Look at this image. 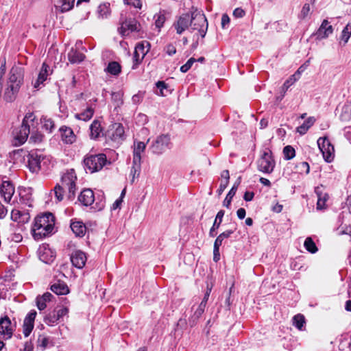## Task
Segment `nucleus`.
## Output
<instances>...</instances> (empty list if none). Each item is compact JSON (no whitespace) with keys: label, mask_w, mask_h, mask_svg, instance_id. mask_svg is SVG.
Wrapping results in <instances>:
<instances>
[{"label":"nucleus","mask_w":351,"mask_h":351,"mask_svg":"<svg viewBox=\"0 0 351 351\" xmlns=\"http://www.w3.org/2000/svg\"><path fill=\"white\" fill-rule=\"evenodd\" d=\"M189 27L194 31H197V36L204 37L208 29V22L206 16L201 12L197 10L191 14H184L178 18L173 23V27L177 34H182Z\"/></svg>","instance_id":"nucleus-1"},{"label":"nucleus","mask_w":351,"mask_h":351,"mask_svg":"<svg viewBox=\"0 0 351 351\" xmlns=\"http://www.w3.org/2000/svg\"><path fill=\"white\" fill-rule=\"evenodd\" d=\"M23 81V73L21 68L12 67L8 75L3 99L6 101H14Z\"/></svg>","instance_id":"nucleus-2"},{"label":"nucleus","mask_w":351,"mask_h":351,"mask_svg":"<svg viewBox=\"0 0 351 351\" xmlns=\"http://www.w3.org/2000/svg\"><path fill=\"white\" fill-rule=\"evenodd\" d=\"M55 224V219L51 213H45L36 217L32 229L35 239H40L49 234Z\"/></svg>","instance_id":"nucleus-3"},{"label":"nucleus","mask_w":351,"mask_h":351,"mask_svg":"<svg viewBox=\"0 0 351 351\" xmlns=\"http://www.w3.org/2000/svg\"><path fill=\"white\" fill-rule=\"evenodd\" d=\"M75 176L73 173H69L62 177V185H58L54 189L55 195L59 201L62 199L63 191L66 189L69 191L70 196H73L75 195Z\"/></svg>","instance_id":"nucleus-4"},{"label":"nucleus","mask_w":351,"mask_h":351,"mask_svg":"<svg viewBox=\"0 0 351 351\" xmlns=\"http://www.w3.org/2000/svg\"><path fill=\"white\" fill-rule=\"evenodd\" d=\"M146 147V143L141 141H135L134 144L133 151V165L132 167V173L133 176H138L141 162V154L145 152Z\"/></svg>","instance_id":"nucleus-5"},{"label":"nucleus","mask_w":351,"mask_h":351,"mask_svg":"<svg viewBox=\"0 0 351 351\" xmlns=\"http://www.w3.org/2000/svg\"><path fill=\"white\" fill-rule=\"evenodd\" d=\"M106 162V158L103 154L87 156L84 161L85 167L90 173L101 169Z\"/></svg>","instance_id":"nucleus-6"},{"label":"nucleus","mask_w":351,"mask_h":351,"mask_svg":"<svg viewBox=\"0 0 351 351\" xmlns=\"http://www.w3.org/2000/svg\"><path fill=\"white\" fill-rule=\"evenodd\" d=\"M319 149L323 158L327 162H331L335 157V148L326 137H320L317 140Z\"/></svg>","instance_id":"nucleus-7"},{"label":"nucleus","mask_w":351,"mask_h":351,"mask_svg":"<svg viewBox=\"0 0 351 351\" xmlns=\"http://www.w3.org/2000/svg\"><path fill=\"white\" fill-rule=\"evenodd\" d=\"M47 164L45 158L37 152H31L28 156V167L32 173H38Z\"/></svg>","instance_id":"nucleus-8"},{"label":"nucleus","mask_w":351,"mask_h":351,"mask_svg":"<svg viewBox=\"0 0 351 351\" xmlns=\"http://www.w3.org/2000/svg\"><path fill=\"white\" fill-rule=\"evenodd\" d=\"M274 167L275 161L272 157L271 152L269 150L265 151L258 161L259 170L265 173H271Z\"/></svg>","instance_id":"nucleus-9"},{"label":"nucleus","mask_w":351,"mask_h":351,"mask_svg":"<svg viewBox=\"0 0 351 351\" xmlns=\"http://www.w3.org/2000/svg\"><path fill=\"white\" fill-rule=\"evenodd\" d=\"M141 29V25L134 19H126L121 23V27L119 28V34L125 36L130 34V32L139 31Z\"/></svg>","instance_id":"nucleus-10"},{"label":"nucleus","mask_w":351,"mask_h":351,"mask_svg":"<svg viewBox=\"0 0 351 351\" xmlns=\"http://www.w3.org/2000/svg\"><path fill=\"white\" fill-rule=\"evenodd\" d=\"M14 330V325L12 324L10 319L5 317L0 320V334L5 339H9L12 337Z\"/></svg>","instance_id":"nucleus-11"},{"label":"nucleus","mask_w":351,"mask_h":351,"mask_svg":"<svg viewBox=\"0 0 351 351\" xmlns=\"http://www.w3.org/2000/svg\"><path fill=\"white\" fill-rule=\"evenodd\" d=\"M30 216L28 212L21 210L19 209H14L11 213V219L13 221L16 222L19 227L27 223L29 220Z\"/></svg>","instance_id":"nucleus-12"},{"label":"nucleus","mask_w":351,"mask_h":351,"mask_svg":"<svg viewBox=\"0 0 351 351\" xmlns=\"http://www.w3.org/2000/svg\"><path fill=\"white\" fill-rule=\"evenodd\" d=\"M123 134V127L120 123H114L112 125L106 132V136L114 141H119L122 139Z\"/></svg>","instance_id":"nucleus-13"},{"label":"nucleus","mask_w":351,"mask_h":351,"mask_svg":"<svg viewBox=\"0 0 351 351\" xmlns=\"http://www.w3.org/2000/svg\"><path fill=\"white\" fill-rule=\"evenodd\" d=\"M170 138L168 135H160L153 143L152 148L154 153L160 154L169 145Z\"/></svg>","instance_id":"nucleus-14"},{"label":"nucleus","mask_w":351,"mask_h":351,"mask_svg":"<svg viewBox=\"0 0 351 351\" xmlns=\"http://www.w3.org/2000/svg\"><path fill=\"white\" fill-rule=\"evenodd\" d=\"M51 73V71L50 70L49 66L47 64L43 63L37 78L34 82H32L34 88L36 89H40V85L43 84L45 80H47V76Z\"/></svg>","instance_id":"nucleus-15"},{"label":"nucleus","mask_w":351,"mask_h":351,"mask_svg":"<svg viewBox=\"0 0 351 351\" xmlns=\"http://www.w3.org/2000/svg\"><path fill=\"white\" fill-rule=\"evenodd\" d=\"M85 253L81 250H75L71 255L72 264L77 268L82 269L85 265L86 261Z\"/></svg>","instance_id":"nucleus-16"},{"label":"nucleus","mask_w":351,"mask_h":351,"mask_svg":"<svg viewBox=\"0 0 351 351\" xmlns=\"http://www.w3.org/2000/svg\"><path fill=\"white\" fill-rule=\"evenodd\" d=\"M333 33V27L330 23L325 19L322 21L319 28L317 32V37L318 38H326Z\"/></svg>","instance_id":"nucleus-17"},{"label":"nucleus","mask_w":351,"mask_h":351,"mask_svg":"<svg viewBox=\"0 0 351 351\" xmlns=\"http://www.w3.org/2000/svg\"><path fill=\"white\" fill-rule=\"evenodd\" d=\"M29 134V129L25 125L21 127V128L16 131L14 136V143L15 145L19 146L23 144L27 139Z\"/></svg>","instance_id":"nucleus-18"},{"label":"nucleus","mask_w":351,"mask_h":351,"mask_svg":"<svg viewBox=\"0 0 351 351\" xmlns=\"http://www.w3.org/2000/svg\"><path fill=\"white\" fill-rule=\"evenodd\" d=\"M36 316V312L31 311L25 318L23 323V334L25 337H28L34 328V323Z\"/></svg>","instance_id":"nucleus-19"},{"label":"nucleus","mask_w":351,"mask_h":351,"mask_svg":"<svg viewBox=\"0 0 351 351\" xmlns=\"http://www.w3.org/2000/svg\"><path fill=\"white\" fill-rule=\"evenodd\" d=\"M1 193L5 201L9 202L14 193V187L9 181H3L1 185Z\"/></svg>","instance_id":"nucleus-20"},{"label":"nucleus","mask_w":351,"mask_h":351,"mask_svg":"<svg viewBox=\"0 0 351 351\" xmlns=\"http://www.w3.org/2000/svg\"><path fill=\"white\" fill-rule=\"evenodd\" d=\"M62 141L66 144H72L76 140V136L73 130L67 127H62L60 129Z\"/></svg>","instance_id":"nucleus-21"},{"label":"nucleus","mask_w":351,"mask_h":351,"mask_svg":"<svg viewBox=\"0 0 351 351\" xmlns=\"http://www.w3.org/2000/svg\"><path fill=\"white\" fill-rule=\"evenodd\" d=\"M56 256V252L47 246H43L40 252V258L46 263H51Z\"/></svg>","instance_id":"nucleus-22"},{"label":"nucleus","mask_w":351,"mask_h":351,"mask_svg":"<svg viewBox=\"0 0 351 351\" xmlns=\"http://www.w3.org/2000/svg\"><path fill=\"white\" fill-rule=\"evenodd\" d=\"M94 199V194L90 189H84L79 196L80 202L86 206L90 205Z\"/></svg>","instance_id":"nucleus-23"},{"label":"nucleus","mask_w":351,"mask_h":351,"mask_svg":"<svg viewBox=\"0 0 351 351\" xmlns=\"http://www.w3.org/2000/svg\"><path fill=\"white\" fill-rule=\"evenodd\" d=\"M150 45H136L134 58L136 62L141 60L149 50Z\"/></svg>","instance_id":"nucleus-24"},{"label":"nucleus","mask_w":351,"mask_h":351,"mask_svg":"<svg viewBox=\"0 0 351 351\" xmlns=\"http://www.w3.org/2000/svg\"><path fill=\"white\" fill-rule=\"evenodd\" d=\"M71 228L73 232L77 236L82 237L85 235L86 232V227L81 221H74L71 224Z\"/></svg>","instance_id":"nucleus-25"},{"label":"nucleus","mask_w":351,"mask_h":351,"mask_svg":"<svg viewBox=\"0 0 351 351\" xmlns=\"http://www.w3.org/2000/svg\"><path fill=\"white\" fill-rule=\"evenodd\" d=\"M51 294L45 293L43 295L39 296L36 299L37 306L40 310H43L47 306V302L51 301Z\"/></svg>","instance_id":"nucleus-26"},{"label":"nucleus","mask_w":351,"mask_h":351,"mask_svg":"<svg viewBox=\"0 0 351 351\" xmlns=\"http://www.w3.org/2000/svg\"><path fill=\"white\" fill-rule=\"evenodd\" d=\"M51 290L58 295H65L69 292L68 287L64 283L58 282L51 286Z\"/></svg>","instance_id":"nucleus-27"},{"label":"nucleus","mask_w":351,"mask_h":351,"mask_svg":"<svg viewBox=\"0 0 351 351\" xmlns=\"http://www.w3.org/2000/svg\"><path fill=\"white\" fill-rule=\"evenodd\" d=\"M102 133V128L98 121H94L90 125V137L97 138Z\"/></svg>","instance_id":"nucleus-28"},{"label":"nucleus","mask_w":351,"mask_h":351,"mask_svg":"<svg viewBox=\"0 0 351 351\" xmlns=\"http://www.w3.org/2000/svg\"><path fill=\"white\" fill-rule=\"evenodd\" d=\"M315 119L314 117H308L304 123L297 128V132L300 134H304L308 129L314 124Z\"/></svg>","instance_id":"nucleus-29"},{"label":"nucleus","mask_w":351,"mask_h":351,"mask_svg":"<svg viewBox=\"0 0 351 351\" xmlns=\"http://www.w3.org/2000/svg\"><path fill=\"white\" fill-rule=\"evenodd\" d=\"M75 0H62L56 5L61 12L69 11L74 5Z\"/></svg>","instance_id":"nucleus-30"},{"label":"nucleus","mask_w":351,"mask_h":351,"mask_svg":"<svg viewBox=\"0 0 351 351\" xmlns=\"http://www.w3.org/2000/svg\"><path fill=\"white\" fill-rule=\"evenodd\" d=\"M230 174L228 170H224L221 173V182L219 189V193L221 194L228 184Z\"/></svg>","instance_id":"nucleus-31"},{"label":"nucleus","mask_w":351,"mask_h":351,"mask_svg":"<svg viewBox=\"0 0 351 351\" xmlns=\"http://www.w3.org/2000/svg\"><path fill=\"white\" fill-rule=\"evenodd\" d=\"M85 58V56L82 52L77 51H73L72 50L69 53V59L71 62L75 63V62H80L82 60H84Z\"/></svg>","instance_id":"nucleus-32"},{"label":"nucleus","mask_w":351,"mask_h":351,"mask_svg":"<svg viewBox=\"0 0 351 351\" xmlns=\"http://www.w3.org/2000/svg\"><path fill=\"white\" fill-rule=\"evenodd\" d=\"M223 240V239H221V237L218 236L215 241L213 250V260L215 262H217L219 260V247L221 245Z\"/></svg>","instance_id":"nucleus-33"},{"label":"nucleus","mask_w":351,"mask_h":351,"mask_svg":"<svg viewBox=\"0 0 351 351\" xmlns=\"http://www.w3.org/2000/svg\"><path fill=\"white\" fill-rule=\"evenodd\" d=\"M209 292L207 291L204 295L203 300L201 302V303L199 304L197 309L195 310V315H196L197 317H199L204 313L206 306L207 300L209 297Z\"/></svg>","instance_id":"nucleus-34"},{"label":"nucleus","mask_w":351,"mask_h":351,"mask_svg":"<svg viewBox=\"0 0 351 351\" xmlns=\"http://www.w3.org/2000/svg\"><path fill=\"white\" fill-rule=\"evenodd\" d=\"M121 66L117 62H110L106 68V71L112 75H117L121 72Z\"/></svg>","instance_id":"nucleus-35"},{"label":"nucleus","mask_w":351,"mask_h":351,"mask_svg":"<svg viewBox=\"0 0 351 351\" xmlns=\"http://www.w3.org/2000/svg\"><path fill=\"white\" fill-rule=\"evenodd\" d=\"M154 18H155V22H154L155 27L158 29V32H160L161 27L163 26V25L166 21L165 15V14L160 12V13L156 14Z\"/></svg>","instance_id":"nucleus-36"},{"label":"nucleus","mask_w":351,"mask_h":351,"mask_svg":"<svg viewBox=\"0 0 351 351\" xmlns=\"http://www.w3.org/2000/svg\"><path fill=\"white\" fill-rule=\"evenodd\" d=\"M157 88L160 90L157 95L165 97L170 93V90L168 89L167 84L162 81H159L156 83Z\"/></svg>","instance_id":"nucleus-37"},{"label":"nucleus","mask_w":351,"mask_h":351,"mask_svg":"<svg viewBox=\"0 0 351 351\" xmlns=\"http://www.w3.org/2000/svg\"><path fill=\"white\" fill-rule=\"evenodd\" d=\"M351 35V24H348L342 30L341 35L340 36L341 42L347 43Z\"/></svg>","instance_id":"nucleus-38"},{"label":"nucleus","mask_w":351,"mask_h":351,"mask_svg":"<svg viewBox=\"0 0 351 351\" xmlns=\"http://www.w3.org/2000/svg\"><path fill=\"white\" fill-rule=\"evenodd\" d=\"M304 246L306 249L311 253L313 254L317 252V247L311 237L306 239L304 241Z\"/></svg>","instance_id":"nucleus-39"},{"label":"nucleus","mask_w":351,"mask_h":351,"mask_svg":"<svg viewBox=\"0 0 351 351\" xmlns=\"http://www.w3.org/2000/svg\"><path fill=\"white\" fill-rule=\"evenodd\" d=\"M93 114V110L92 108H88L84 112L81 114H77L75 117L78 119H81L83 121H87L90 119Z\"/></svg>","instance_id":"nucleus-40"},{"label":"nucleus","mask_w":351,"mask_h":351,"mask_svg":"<svg viewBox=\"0 0 351 351\" xmlns=\"http://www.w3.org/2000/svg\"><path fill=\"white\" fill-rule=\"evenodd\" d=\"M56 314L54 315L55 320L51 321L52 323H54L56 320L59 319L62 317L66 315L69 313V308L67 307L61 306L58 309L55 311Z\"/></svg>","instance_id":"nucleus-41"},{"label":"nucleus","mask_w":351,"mask_h":351,"mask_svg":"<svg viewBox=\"0 0 351 351\" xmlns=\"http://www.w3.org/2000/svg\"><path fill=\"white\" fill-rule=\"evenodd\" d=\"M293 324L299 330H302L304 324H305L304 315L300 314L296 315L293 317Z\"/></svg>","instance_id":"nucleus-42"},{"label":"nucleus","mask_w":351,"mask_h":351,"mask_svg":"<svg viewBox=\"0 0 351 351\" xmlns=\"http://www.w3.org/2000/svg\"><path fill=\"white\" fill-rule=\"evenodd\" d=\"M98 12L101 16H107L110 12V3H104L101 4L98 8Z\"/></svg>","instance_id":"nucleus-43"},{"label":"nucleus","mask_w":351,"mask_h":351,"mask_svg":"<svg viewBox=\"0 0 351 351\" xmlns=\"http://www.w3.org/2000/svg\"><path fill=\"white\" fill-rule=\"evenodd\" d=\"M35 118H36V117L33 113H32V112L27 113L23 119V121L22 123V126L25 125L26 127H27V128L29 129L30 123L34 122V121L35 120Z\"/></svg>","instance_id":"nucleus-44"},{"label":"nucleus","mask_w":351,"mask_h":351,"mask_svg":"<svg viewBox=\"0 0 351 351\" xmlns=\"http://www.w3.org/2000/svg\"><path fill=\"white\" fill-rule=\"evenodd\" d=\"M318 200L317 203V208L318 210H322L326 207V202L328 199V195L324 194V195H321L320 194H318Z\"/></svg>","instance_id":"nucleus-45"},{"label":"nucleus","mask_w":351,"mask_h":351,"mask_svg":"<svg viewBox=\"0 0 351 351\" xmlns=\"http://www.w3.org/2000/svg\"><path fill=\"white\" fill-rule=\"evenodd\" d=\"M283 154L286 159H291L295 156V149L291 146H286L283 149Z\"/></svg>","instance_id":"nucleus-46"},{"label":"nucleus","mask_w":351,"mask_h":351,"mask_svg":"<svg viewBox=\"0 0 351 351\" xmlns=\"http://www.w3.org/2000/svg\"><path fill=\"white\" fill-rule=\"evenodd\" d=\"M311 14V8L309 4L306 3L304 5L301 13L300 16L302 19H306Z\"/></svg>","instance_id":"nucleus-47"},{"label":"nucleus","mask_w":351,"mask_h":351,"mask_svg":"<svg viewBox=\"0 0 351 351\" xmlns=\"http://www.w3.org/2000/svg\"><path fill=\"white\" fill-rule=\"evenodd\" d=\"M43 122V127L46 130L51 131L54 127L53 121L49 118L44 117Z\"/></svg>","instance_id":"nucleus-48"},{"label":"nucleus","mask_w":351,"mask_h":351,"mask_svg":"<svg viewBox=\"0 0 351 351\" xmlns=\"http://www.w3.org/2000/svg\"><path fill=\"white\" fill-rule=\"evenodd\" d=\"M196 62V60L193 58H191L187 62L182 65L180 68V71L182 72V73H186V71H188L190 68L192 66L193 64Z\"/></svg>","instance_id":"nucleus-49"},{"label":"nucleus","mask_w":351,"mask_h":351,"mask_svg":"<svg viewBox=\"0 0 351 351\" xmlns=\"http://www.w3.org/2000/svg\"><path fill=\"white\" fill-rule=\"evenodd\" d=\"M125 195V191H123L121 193V196L119 197L117 199L114 201V202L112 205V210H117L118 208H120L121 204L123 202V197Z\"/></svg>","instance_id":"nucleus-50"},{"label":"nucleus","mask_w":351,"mask_h":351,"mask_svg":"<svg viewBox=\"0 0 351 351\" xmlns=\"http://www.w3.org/2000/svg\"><path fill=\"white\" fill-rule=\"evenodd\" d=\"M224 215V212L223 210H219L216 216V219H215V221L214 222V224H213V228H211L210 231V234H212L213 231H214V227L216 225V221L219 220V224L221 223V221H222V218Z\"/></svg>","instance_id":"nucleus-51"},{"label":"nucleus","mask_w":351,"mask_h":351,"mask_svg":"<svg viewBox=\"0 0 351 351\" xmlns=\"http://www.w3.org/2000/svg\"><path fill=\"white\" fill-rule=\"evenodd\" d=\"M298 76H299L298 73H296V74L292 75L289 80H287L285 82L284 86H286V88H287L289 86L293 84L296 81V80L298 78Z\"/></svg>","instance_id":"nucleus-52"},{"label":"nucleus","mask_w":351,"mask_h":351,"mask_svg":"<svg viewBox=\"0 0 351 351\" xmlns=\"http://www.w3.org/2000/svg\"><path fill=\"white\" fill-rule=\"evenodd\" d=\"M126 4L132 5L135 8H141V2L140 0H123Z\"/></svg>","instance_id":"nucleus-53"},{"label":"nucleus","mask_w":351,"mask_h":351,"mask_svg":"<svg viewBox=\"0 0 351 351\" xmlns=\"http://www.w3.org/2000/svg\"><path fill=\"white\" fill-rule=\"evenodd\" d=\"M245 11L240 8H236L233 12V16L236 18H242L245 16Z\"/></svg>","instance_id":"nucleus-54"},{"label":"nucleus","mask_w":351,"mask_h":351,"mask_svg":"<svg viewBox=\"0 0 351 351\" xmlns=\"http://www.w3.org/2000/svg\"><path fill=\"white\" fill-rule=\"evenodd\" d=\"M230 23V18L226 14H223L221 17V26L225 28L226 25Z\"/></svg>","instance_id":"nucleus-55"},{"label":"nucleus","mask_w":351,"mask_h":351,"mask_svg":"<svg viewBox=\"0 0 351 351\" xmlns=\"http://www.w3.org/2000/svg\"><path fill=\"white\" fill-rule=\"evenodd\" d=\"M30 140H33L36 143L40 142L43 140V135L40 134H32Z\"/></svg>","instance_id":"nucleus-56"},{"label":"nucleus","mask_w":351,"mask_h":351,"mask_svg":"<svg viewBox=\"0 0 351 351\" xmlns=\"http://www.w3.org/2000/svg\"><path fill=\"white\" fill-rule=\"evenodd\" d=\"M240 183V181H238L237 183L234 184V186H232V188L231 189V190L229 191V193H228V195H230L231 197H234V195H235L236 193V191L237 190V186Z\"/></svg>","instance_id":"nucleus-57"},{"label":"nucleus","mask_w":351,"mask_h":351,"mask_svg":"<svg viewBox=\"0 0 351 351\" xmlns=\"http://www.w3.org/2000/svg\"><path fill=\"white\" fill-rule=\"evenodd\" d=\"M20 351H33V345L29 342H27L25 343L23 348Z\"/></svg>","instance_id":"nucleus-58"},{"label":"nucleus","mask_w":351,"mask_h":351,"mask_svg":"<svg viewBox=\"0 0 351 351\" xmlns=\"http://www.w3.org/2000/svg\"><path fill=\"white\" fill-rule=\"evenodd\" d=\"M254 197V193L252 192H245L244 195V199L245 201H251Z\"/></svg>","instance_id":"nucleus-59"},{"label":"nucleus","mask_w":351,"mask_h":351,"mask_svg":"<svg viewBox=\"0 0 351 351\" xmlns=\"http://www.w3.org/2000/svg\"><path fill=\"white\" fill-rule=\"evenodd\" d=\"M237 216L240 218V219H243L245 216V210L244 208H239L238 210H237Z\"/></svg>","instance_id":"nucleus-60"},{"label":"nucleus","mask_w":351,"mask_h":351,"mask_svg":"<svg viewBox=\"0 0 351 351\" xmlns=\"http://www.w3.org/2000/svg\"><path fill=\"white\" fill-rule=\"evenodd\" d=\"M232 233L231 230H228L226 232H224L219 235L221 239H224L225 238H228L230 236V234Z\"/></svg>","instance_id":"nucleus-61"},{"label":"nucleus","mask_w":351,"mask_h":351,"mask_svg":"<svg viewBox=\"0 0 351 351\" xmlns=\"http://www.w3.org/2000/svg\"><path fill=\"white\" fill-rule=\"evenodd\" d=\"M176 50L174 45H169L167 49V51L169 55L174 54L176 53Z\"/></svg>","instance_id":"nucleus-62"},{"label":"nucleus","mask_w":351,"mask_h":351,"mask_svg":"<svg viewBox=\"0 0 351 351\" xmlns=\"http://www.w3.org/2000/svg\"><path fill=\"white\" fill-rule=\"evenodd\" d=\"M141 97L140 95L137 94V95H134L133 97H132V101L134 103H138L141 101Z\"/></svg>","instance_id":"nucleus-63"},{"label":"nucleus","mask_w":351,"mask_h":351,"mask_svg":"<svg viewBox=\"0 0 351 351\" xmlns=\"http://www.w3.org/2000/svg\"><path fill=\"white\" fill-rule=\"evenodd\" d=\"M273 210L274 211L276 212V213H280L282 210V205H280V204H276L274 208H273Z\"/></svg>","instance_id":"nucleus-64"}]
</instances>
